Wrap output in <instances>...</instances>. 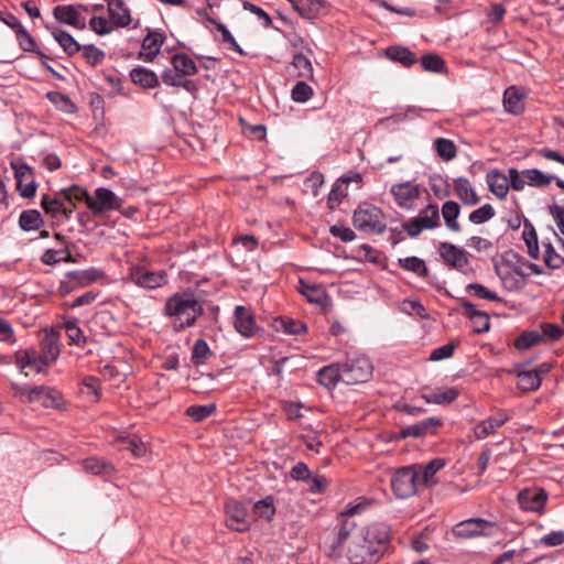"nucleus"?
Here are the masks:
<instances>
[{
	"label": "nucleus",
	"instance_id": "nucleus-1",
	"mask_svg": "<svg viewBox=\"0 0 564 564\" xmlns=\"http://www.w3.org/2000/svg\"><path fill=\"white\" fill-rule=\"evenodd\" d=\"M390 542V528L372 523L352 533L347 547L350 564H375L383 556Z\"/></svg>",
	"mask_w": 564,
	"mask_h": 564
},
{
	"label": "nucleus",
	"instance_id": "nucleus-2",
	"mask_svg": "<svg viewBox=\"0 0 564 564\" xmlns=\"http://www.w3.org/2000/svg\"><path fill=\"white\" fill-rule=\"evenodd\" d=\"M203 313V305L191 289L174 293L164 305V315L174 317L182 329L194 326Z\"/></svg>",
	"mask_w": 564,
	"mask_h": 564
},
{
	"label": "nucleus",
	"instance_id": "nucleus-3",
	"mask_svg": "<svg viewBox=\"0 0 564 564\" xmlns=\"http://www.w3.org/2000/svg\"><path fill=\"white\" fill-rule=\"evenodd\" d=\"M340 365L341 381L346 384L364 383L372 377L373 366L365 355L350 354Z\"/></svg>",
	"mask_w": 564,
	"mask_h": 564
},
{
	"label": "nucleus",
	"instance_id": "nucleus-4",
	"mask_svg": "<svg viewBox=\"0 0 564 564\" xmlns=\"http://www.w3.org/2000/svg\"><path fill=\"white\" fill-rule=\"evenodd\" d=\"M352 224L365 234H381L386 229L382 210L369 203H361L354 212Z\"/></svg>",
	"mask_w": 564,
	"mask_h": 564
},
{
	"label": "nucleus",
	"instance_id": "nucleus-5",
	"mask_svg": "<svg viewBox=\"0 0 564 564\" xmlns=\"http://www.w3.org/2000/svg\"><path fill=\"white\" fill-rule=\"evenodd\" d=\"M421 487L415 466L401 467L391 477V488L398 498H410L417 494Z\"/></svg>",
	"mask_w": 564,
	"mask_h": 564
},
{
	"label": "nucleus",
	"instance_id": "nucleus-6",
	"mask_svg": "<svg viewBox=\"0 0 564 564\" xmlns=\"http://www.w3.org/2000/svg\"><path fill=\"white\" fill-rule=\"evenodd\" d=\"M126 280L139 288L155 290L167 284L169 276L165 270L151 271L144 265L137 264L130 267Z\"/></svg>",
	"mask_w": 564,
	"mask_h": 564
},
{
	"label": "nucleus",
	"instance_id": "nucleus-7",
	"mask_svg": "<svg viewBox=\"0 0 564 564\" xmlns=\"http://www.w3.org/2000/svg\"><path fill=\"white\" fill-rule=\"evenodd\" d=\"M357 524L351 519H344L340 521V525L337 532L325 538L323 542V550L327 557L332 560H338L343 555L344 544L351 536Z\"/></svg>",
	"mask_w": 564,
	"mask_h": 564
},
{
	"label": "nucleus",
	"instance_id": "nucleus-8",
	"mask_svg": "<svg viewBox=\"0 0 564 564\" xmlns=\"http://www.w3.org/2000/svg\"><path fill=\"white\" fill-rule=\"evenodd\" d=\"M496 523L482 518H470L454 525L452 532L456 538L473 539L476 536H491Z\"/></svg>",
	"mask_w": 564,
	"mask_h": 564
},
{
	"label": "nucleus",
	"instance_id": "nucleus-9",
	"mask_svg": "<svg viewBox=\"0 0 564 564\" xmlns=\"http://www.w3.org/2000/svg\"><path fill=\"white\" fill-rule=\"evenodd\" d=\"M104 276L105 272L96 268L69 271L65 274V280L61 281L59 292L61 294L66 295L73 292L76 288L88 286L89 284L101 280Z\"/></svg>",
	"mask_w": 564,
	"mask_h": 564
},
{
	"label": "nucleus",
	"instance_id": "nucleus-10",
	"mask_svg": "<svg viewBox=\"0 0 564 564\" xmlns=\"http://www.w3.org/2000/svg\"><path fill=\"white\" fill-rule=\"evenodd\" d=\"M226 525L237 532H246L251 527L248 507L245 502L229 500L225 503Z\"/></svg>",
	"mask_w": 564,
	"mask_h": 564
},
{
	"label": "nucleus",
	"instance_id": "nucleus-11",
	"mask_svg": "<svg viewBox=\"0 0 564 564\" xmlns=\"http://www.w3.org/2000/svg\"><path fill=\"white\" fill-rule=\"evenodd\" d=\"M122 199L117 196L111 189L106 187H98L95 189L94 195H90L88 208L95 216L104 215L111 210H117L121 207Z\"/></svg>",
	"mask_w": 564,
	"mask_h": 564
},
{
	"label": "nucleus",
	"instance_id": "nucleus-12",
	"mask_svg": "<svg viewBox=\"0 0 564 564\" xmlns=\"http://www.w3.org/2000/svg\"><path fill=\"white\" fill-rule=\"evenodd\" d=\"M17 180V189L21 197L32 198L35 196L37 184L34 180L32 169L22 160H14L10 163Z\"/></svg>",
	"mask_w": 564,
	"mask_h": 564
},
{
	"label": "nucleus",
	"instance_id": "nucleus-13",
	"mask_svg": "<svg viewBox=\"0 0 564 564\" xmlns=\"http://www.w3.org/2000/svg\"><path fill=\"white\" fill-rule=\"evenodd\" d=\"M84 11H87V8L83 4H58L53 9V17L59 23L84 30L86 28Z\"/></svg>",
	"mask_w": 564,
	"mask_h": 564
},
{
	"label": "nucleus",
	"instance_id": "nucleus-14",
	"mask_svg": "<svg viewBox=\"0 0 564 564\" xmlns=\"http://www.w3.org/2000/svg\"><path fill=\"white\" fill-rule=\"evenodd\" d=\"M390 194L400 208L411 209L421 195V186L410 181L393 184Z\"/></svg>",
	"mask_w": 564,
	"mask_h": 564
},
{
	"label": "nucleus",
	"instance_id": "nucleus-15",
	"mask_svg": "<svg viewBox=\"0 0 564 564\" xmlns=\"http://www.w3.org/2000/svg\"><path fill=\"white\" fill-rule=\"evenodd\" d=\"M547 501V494L542 488H525L518 494V502L522 510L542 513Z\"/></svg>",
	"mask_w": 564,
	"mask_h": 564
},
{
	"label": "nucleus",
	"instance_id": "nucleus-16",
	"mask_svg": "<svg viewBox=\"0 0 564 564\" xmlns=\"http://www.w3.org/2000/svg\"><path fill=\"white\" fill-rule=\"evenodd\" d=\"M438 253L446 265L463 271L468 265L467 252L451 242H441Z\"/></svg>",
	"mask_w": 564,
	"mask_h": 564
},
{
	"label": "nucleus",
	"instance_id": "nucleus-17",
	"mask_svg": "<svg viewBox=\"0 0 564 564\" xmlns=\"http://www.w3.org/2000/svg\"><path fill=\"white\" fill-rule=\"evenodd\" d=\"M510 416L503 410H499L496 415L478 422L474 427V435L477 440H485L494 434L499 427L503 426Z\"/></svg>",
	"mask_w": 564,
	"mask_h": 564
},
{
	"label": "nucleus",
	"instance_id": "nucleus-18",
	"mask_svg": "<svg viewBox=\"0 0 564 564\" xmlns=\"http://www.w3.org/2000/svg\"><path fill=\"white\" fill-rule=\"evenodd\" d=\"M443 424L442 419L431 416L415 424L408 425L401 430L403 437H425L436 433L437 429Z\"/></svg>",
	"mask_w": 564,
	"mask_h": 564
},
{
	"label": "nucleus",
	"instance_id": "nucleus-19",
	"mask_svg": "<svg viewBox=\"0 0 564 564\" xmlns=\"http://www.w3.org/2000/svg\"><path fill=\"white\" fill-rule=\"evenodd\" d=\"M235 329L246 338L253 337L257 332V324L251 312L242 306H236L234 311Z\"/></svg>",
	"mask_w": 564,
	"mask_h": 564
},
{
	"label": "nucleus",
	"instance_id": "nucleus-20",
	"mask_svg": "<svg viewBox=\"0 0 564 564\" xmlns=\"http://www.w3.org/2000/svg\"><path fill=\"white\" fill-rule=\"evenodd\" d=\"M32 403H40L44 408L59 409L63 405L62 393L51 387L34 386Z\"/></svg>",
	"mask_w": 564,
	"mask_h": 564
},
{
	"label": "nucleus",
	"instance_id": "nucleus-21",
	"mask_svg": "<svg viewBox=\"0 0 564 564\" xmlns=\"http://www.w3.org/2000/svg\"><path fill=\"white\" fill-rule=\"evenodd\" d=\"M45 29L51 33L54 40L59 44V46L68 56H73L80 52L82 44H79L68 32L59 29L54 24H46Z\"/></svg>",
	"mask_w": 564,
	"mask_h": 564
},
{
	"label": "nucleus",
	"instance_id": "nucleus-22",
	"mask_svg": "<svg viewBox=\"0 0 564 564\" xmlns=\"http://www.w3.org/2000/svg\"><path fill=\"white\" fill-rule=\"evenodd\" d=\"M460 304L465 315L470 319L475 333L480 334L489 330L490 322L487 313L478 311L473 303L466 300H462Z\"/></svg>",
	"mask_w": 564,
	"mask_h": 564
},
{
	"label": "nucleus",
	"instance_id": "nucleus-23",
	"mask_svg": "<svg viewBox=\"0 0 564 564\" xmlns=\"http://www.w3.org/2000/svg\"><path fill=\"white\" fill-rule=\"evenodd\" d=\"M453 187L458 199L468 206H475L480 202V197L471 186L468 178L459 176L453 180Z\"/></svg>",
	"mask_w": 564,
	"mask_h": 564
},
{
	"label": "nucleus",
	"instance_id": "nucleus-24",
	"mask_svg": "<svg viewBox=\"0 0 564 564\" xmlns=\"http://www.w3.org/2000/svg\"><path fill=\"white\" fill-rule=\"evenodd\" d=\"M421 398L429 404L446 405L453 403L459 395V390L455 387L446 389H436L426 392L427 388H423Z\"/></svg>",
	"mask_w": 564,
	"mask_h": 564
},
{
	"label": "nucleus",
	"instance_id": "nucleus-25",
	"mask_svg": "<svg viewBox=\"0 0 564 564\" xmlns=\"http://www.w3.org/2000/svg\"><path fill=\"white\" fill-rule=\"evenodd\" d=\"M163 42V33L159 31L149 32L142 41V52H140V57L144 62H153V59L160 53Z\"/></svg>",
	"mask_w": 564,
	"mask_h": 564
},
{
	"label": "nucleus",
	"instance_id": "nucleus-26",
	"mask_svg": "<svg viewBox=\"0 0 564 564\" xmlns=\"http://www.w3.org/2000/svg\"><path fill=\"white\" fill-rule=\"evenodd\" d=\"M82 467L86 473L96 476H111L116 473L113 465L96 456H91L82 460Z\"/></svg>",
	"mask_w": 564,
	"mask_h": 564
},
{
	"label": "nucleus",
	"instance_id": "nucleus-27",
	"mask_svg": "<svg viewBox=\"0 0 564 564\" xmlns=\"http://www.w3.org/2000/svg\"><path fill=\"white\" fill-rule=\"evenodd\" d=\"M523 93L516 86H510L503 94V107L512 115H520L524 110Z\"/></svg>",
	"mask_w": 564,
	"mask_h": 564
},
{
	"label": "nucleus",
	"instance_id": "nucleus-28",
	"mask_svg": "<svg viewBox=\"0 0 564 564\" xmlns=\"http://www.w3.org/2000/svg\"><path fill=\"white\" fill-rule=\"evenodd\" d=\"M489 191L498 198H506L509 189L508 177L498 170H491L486 175Z\"/></svg>",
	"mask_w": 564,
	"mask_h": 564
},
{
	"label": "nucleus",
	"instance_id": "nucleus-29",
	"mask_svg": "<svg viewBox=\"0 0 564 564\" xmlns=\"http://www.w3.org/2000/svg\"><path fill=\"white\" fill-rule=\"evenodd\" d=\"M419 475V480L422 487H429L433 484V478L437 471L444 466L445 462L443 458H434L426 465H414Z\"/></svg>",
	"mask_w": 564,
	"mask_h": 564
},
{
	"label": "nucleus",
	"instance_id": "nucleus-30",
	"mask_svg": "<svg viewBox=\"0 0 564 564\" xmlns=\"http://www.w3.org/2000/svg\"><path fill=\"white\" fill-rule=\"evenodd\" d=\"M497 274L501 280L506 290L513 292L524 288L525 281L519 276L516 269H511V265L505 264L500 269H497Z\"/></svg>",
	"mask_w": 564,
	"mask_h": 564
},
{
	"label": "nucleus",
	"instance_id": "nucleus-31",
	"mask_svg": "<svg viewBox=\"0 0 564 564\" xmlns=\"http://www.w3.org/2000/svg\"><path fill=\"white\" fill-rule=\"evenodd\" d=\"M130 78L134 84L147 89L155 88L160 84L158 75L153 70L143 66L132 68L130 72Z\"/></svg>",
	"mask_w": 564,
	"mask_h": 564
},
{
	"label": "nucleus",
	"instance_id": "nucleus-32",
	"mask_svg": "<svg viewBox=\"0 0 564 564\" xmlns=\"http://www.w3.org/2000/svg\"><path fill=\"white\" fill-rule=\"evenodd\" d=\"M108 11L111 21L119 28H126L131 22L129 9L122 0H110L108 2Z\"/></svg>",
	"mask_w": 564,
	"mask_h": 564
},
{
	"label": "nucleus",
	"instance_id": "nucleus-33",
	"mask_svg": "<svg viewBox=\"0 0 564 564\" xmlns=\"http://www.w3.org/2000/svg\"><path fill=\"white\" fill-rule=\"evenodd\" d=\"M341 365L339 362L325 366L317 372V382L327 389H332L341 381Z\"/></svg>",
	"mask_w": 564,
	"mask_h": 564
},
{
	"label": "nucleus",
	"instance_id": "nucleus-34",
	"mask_svg": "<svg viewBox=\"0 0 564 564\" xmlns=\"http://www.w3.org/2000/svg\"><path fill=\"white\" fill-rule=\"evenodd\" d=\"M293 9L303 18L312 20L316 18L322 8L323 0H288Z\"/></svg>",
	"mask_w": 564,
	"mask_h": 564
},
{
	"label": "nucleus",
	"instance_id": "nucleus-35",
	"mask_svg": "<svg viewBox=\"0 0 564 564\" xmlns=\"http://www.w3.org/2000/svg\"><path fill=\"white\" fill-rule=\"evenodd\" d=\"M386 55L390 61L400 63L404 67H410L416 63L415 54L404 46H390L387 48Z\"/></svg>",
	"mask_w": 564,
	"mask_h": 564
},
{
	"label": "nucleus",
	"instance_id": "nucleus-36",
	"mask_svg": "<svg viewBox=\"0 0 564 564\" xmlns=\"http://www.w3.org/2000/svg\"><path fill=\"white\" fill-rule=\"evenodd\" d=\"M173 68L182 76H193L197 74L198 67L195 62L186 54L177 53L171 57Z\"/></svg>",
	"mask_w": 564,
	"mask_h": 564
},
{
	"label": "nucleus",
	"instance_id": "nucleus-37",
	"mask_svg": "<svg viewBox=\"0 0 564 564\" xmlns=\"http://www.w3.org/2000/svg\"><path fill=\"white\" fill-rule=\"evenodd\" d=\"M43 224L44 220L37 209H26L20 214L19 226L24 231L37 230Z\"/></svg>",
	"mask_w": 564,
	"mask_h": 564
},
{
	"label": "nucleus",
	"instance_id": "nucleus-38",
	"mask_svg": "<svg viewBox=\"0 0 564 564\" xmlns=\"http://www.w3.org/2000/svg\"><path fill=\"white\" fill-rule=\"evenodd\" d=\"M460 207L454 200H447L442 206V216L444 218L446 227L455 232L460 231V226L457 223V217L459 216Z\"/></svg>",
	"mask_w": 564,
	"mask_h": 564
},
{
	"label": "nucleus",
	"instance_id": "nucleus-39",
	"mask_svg": "<svg viewBox=\"0 0 564 564\" xmlns=\"http://www.w3.org/2000/svg\"><path fill=\"white\" fill-rule=\"evenodd\" d=\"M19 46L22 51L28 53H35L40 58L51 59L46 54L37 48L35 39L28 32L25 28L21 29L17 34Z\"/></svg>",
	"mask_w": 564,
	"mask_h": 564
},
{
	"label": "nucleus",
	"instance_id": "nucleus-40",
	"mask_svg": "<svg viewBox=\"0 0 564 564\" xmlns=\"http://www.w3.org/2000/svg\"><path fill=\"white\" fill-rule=\"evenodd\" d=\"M522 237L528 248V254L532 259H538L540 254L538 235L529 220L524 221Z\"/></svg>",
	"mask_w": 564,
	"mask_h": 564
},
{
	"label": "nucleus",
	"instance_id": "nucleus-41",
	"mask_svg": "<svg viewBox=\"0 0 564 564\" xmlns=\"http://www.w3.org/2000/svg\"><path fill=\"white\" fill-rule=\"evenodd\" d=\"M398 264L409 271L415 273L420 278H425L429 274V268L425 261L419 257L400 258Z\"/></svg>",
	"mask_w": 564,
	"mask_h": 564
},
{
	"label": "nucleus",
	"instance_id": "nucleus-42",
	"mask_svg": "<svg viewBox=\"0 0 564 564\" xmlns=\"http://www.w3.org/2000/svg\"><path fill=\"white\" fill-rule=\"evenodd\" d=\"M253 513L261 519L270 522L275 516V506L273 496H267L265 498L258 500L253 505Z\"/></svg>",
	"mask_w": 564,
	"mask_h": 564
},
{
	"label": "nucleus",
	"instance_id": "nucleus-43",
	"mask_svg": "<svg viewBox=\"0 0 564 564\" xmlns=\"http://www.w3.org/2000/svg\"><path fill=\"white\" fill-rule=\"evenodd\" d=\"M425 229H435L440 226V210L435 204H430L416 216Z\"/></svg>",
	"mask_w": 564,
	"mask_h": 564
},
{
	"label": "nucleus",
	"instance_id": "nucleus-44",
	"mask_svg": "<svg viewBox=\"0 0 564 564\" xmlns=\"http://www.w3.org/2000/svg\"><path fill=\"white\" fill-rule=\"evenodd\" d=\"M41 207L52 218L61 220L62 212L65 210V203L58 197L52 198L50 195L45 194L41 198Z\"/></svg>",
	"mask_w": 564,
	"mask_h": 564
},
{
	"label": "nucleus",
	"instance_id": "nucleus-45",
	"mask_svg": "<svg viewBox=\"0 0 564 564\" xmlns=\"http://www.w3.org/2000/svg\"><path fill=\"white\" fill-rule=\"evenodd\" d=\"M41 355L46 357L48 361H56L59 356L58 338L54 333L46 334L41 343Z\"/></svg>",
	"mask_w": 564,
	"mask_h": 564
},
{
	"label": "nucleus",
	"instance_id": "nucleus-46",
	"mask_svg": "<svg viewBox=\"0 0 564 564\" xmlns=\"http://www.w3.org/2000/svg\"><path fill=\"white\" fill-rule=\"evenodd\" d=\"M541 386V378L538 371L525 370L518 373V387L522 391H534Z\"/></svg>",
	"mask_w": 564,
	"mask_h": 564
},
{
	"label": "nucleus",
	"instance_id": "nucleus-47",
	"mask_svg": "<svg viewBox=\"0 0 564 564\" xmlns=\"http://www.w3.org/2000/svg\"><path fill=\"white\" fill-rule=\"evenodd\" d=\"M301 293L306 297L310 303L317 305H325L327 294L325 290L319 285L305 284L301 281Z\"/></svg>",
	"mask_w": 564,
	"mask_h": 564
},
{
	"label": "nucleus",
	"instance_id": "nucleus-48",
	"mask_svg": "<svg viewBox=\"0 0 564 564\" xmlns=\"http://www.w3.org/2000/svg\"><path fill=\"white\" fill-rule=\"evenodd\" d=\"M421 66L424 70L436 74H444L447 70L445 61L441 55L434 53L423 55L421 57Z\"/></svg>",
	"mask_w": 564,
	"mask_h": 564
},
{
	"label": "nucleus",
	"instance_id": "nucleus-49",
	"mask_svg": "<svg viewBox=\"0 0 564 564\" xmlns=\"http://www.w3.org/2000/svg\"><path fill=\"white\" fill-rule=\"evenodd\" d=\"M58 194L64 197V200L72 204L73 207L75 206V202H85L88 206V202L90 199V194L87 189L78 185H72L70 187L63 188Z\"/></svg>",
	"mask_w": 564,
	"mask_h": 564
},
{
	"label": "nucleus",
	"instance_id": "nucleus-50",
	"mask_svg": "<svg viewBox=\"0 0 564 564\" xmlns=\"http://www.w3.org/2000/svg\"><path fill=\"white\" fill-rule=\"evenodd\" d=\"M523 176L527 182L531 186L543 187L547 186L553 180L556 178L555 175L544 174L538 169H528L522 171Z\"/></svg>",
	"mask_w": 564,
	"mask_h": 564
},
{
	"label": "nucleus",
	"instance_id": "nucleus-51",
	"mask_svg": "<svg viewBox=\"0 0 564 564\" xmlns=\"http://www.w3.org/2000/svg\"><path fill=\"white\" fill-rule=\"evenodd\" d=\"M434 149H435L437 155L445 161H451V160L455 159L457 155V148H456L455 143L449 139H445V138L435 139Z\"/></svg>",
	"mask_w": 564,
	"mask_h": 564
},
{
	"label": "nucleus",
	"instance_id": "nucleus-52",
	"mask_svg": "<svg viewBox=\"0 0 564 564\" xmlns=\"http://www.w3.org/2000/svg\"><path fill=\"white\" fill-rule=\"evenodd\" d=\"M42 262L47 265H54L61 261L73 263L75 262L74 257L70 254V252L67 249H47L42 258Z\"/></svg>",
	"mask_w": 564,
	"mask_h": 564
},
{
	"label": "nucleus",
	"instance_id": "nucleus-53",
	"mask_svg": "<svg viewBox=\"0 0 564 564\" xmlns=\"http://www.w3.org/2000/svg\"><path fill=\"white\" fill-rule=\"evenodd\" d=\"M372 502L373 500L371 499L358 497L355 501L348 503L346 509L340 512V521L344 519H351V517L360 514L367 510L372 505Z\"/></svg>",
	"mask_w": 564,
	"mask_h": 564
},
{
	"label": "nucleus",
	"instance_id": "nucleus-54",
	"mask_svg": "<svg viewBox=\"0 0 564 564\" xmlns=\"http://www.w3.org/2000/svg\"><path fill=\"white\" fill-rule=\"evenodd\" d=\"M212 356V350L204 339H197L192 348L191 360L195 366L205 365L208 358Z\"/></svg>",
	"mask_w": 564,
	"mask_h": 564
},
{
	"label": "nucleus",
	"instance_id": "nucleus-55",
	"mask_svg": "<svg viewBox=\"0 0 564 564\" xmlns=\"http://www.w3.org/2000/svg\"><path fill=\"white\" fill-rule=\"evenodd\" d=\"M542 341V335L538 330L523 332L516 340L514 347L520 350H527Z\"/></svg>",
	"mask_w": 564,
	"mask_h": 564
},
{
	"label": "nucleus",
	"instance_id": "nucleus-56",
	"mask_svg": "<svg viewBox=\"0 0 564 564\" xmlns=\"http://www.w3.org/2000/svg\"><path fill=\"white\" fill-rule=\"evenodd\" d=\"M207 22L214 24L216 26L217 31L220 32L223 43L229 44L230 48L232 51L239 53L240 55H245L242 48L237 43V41L235 40V37L232 36V34L230 33V31L227 29V26L225 24L216 21L214 18H207Z\"/></svg>",
	"mask_w": 564,
	"mask_h": 564
},
{
	"label": "nucleus",
	"instance_id": "nucleus-57",
	"mask_svg": "<svg viewBox=\"0 0 564 564\" xmlns=\"http://www.w3.org/2000/svg\"><path fill=\"white\" fill-rule=\"evenodd\" d=\"M120 449L131 452L135 457H141L145 454V444L137 436L119 438Z\"/></svg>",
	"mask_w": 564,
	"mask_h": 564
},
{
	"label": "nucleus",
	"instance_id": "nucleus-58",
	"mask_svg": "<svg viewBox=\"0 0 564 564\" xmlns=\"http://www.w3.org/2000/svg\"><path fill=\"white\" fill-rule=\"evenodd\" d=\"M216 405L214 403L204 405H191L186 409V414L196 422H200L216 412Z\"/></svg>",
	"mask_w": 564,
	"mask_h": 564
},
{
	"label": "nucleus",
	"instance_id": "nucleus-59",
	"mask_svg": "<svg viewBox=\"0 0 564 564\" xmlns=\"http://www.w3.org/2000/svg\"><path fill=\"white\" fill-rule=\"evenodd\" d=\"M80 52L86 62L91 66H97L102 63L105 58V52L95 46L94 44L82 45Z\"/></svg>",
	"mask_w": 564,
	"mask_h": 564
},
{
	"label": "nucleus",
	"instance_id": "nucleus-60",
	"mask_svg": "<svg viewBox=\"0 0 564 564\" xmlns=\"http://www.w3.org/2000/svg\"><path fill=\"white\" fill-rule=\"evenodd\" d=\"M495 216V209L490 204H484L481 207L473 210L469 216L468 220L471 224L480 225L488 220H490Z\"/></svg>",
	"mask_w": 564,
	"mask_h": 564
},
{
	"label": "nucleus",
	"instance_id": "nucleus-61",
	"mask_svg": "<svg viewBox=\"0 0 564 564\" xmlns=\"http://www.w3.org/2000/svg\"><path fill=\"white\" fill-rule=\"evenodd\" d=\"M292 66L297 70V75L311 78L313 76V66L308 57L304 54H295L292 61Z\"/></svg>",
	"mask_w": 564,
	"mask_h": 564
},
{
	"label": "nucleus",
	"instance_id": "nucleus-62",
	"mask_svg": "<svg viewBox=\"0 0 564 564\" xmlns=\"http://www.w3.org/2000/svg\"><path fill=\"white\" fill-rule=\"evenodd\" d=\"M65 330L68 339L70 343L82 346L86 343V338L83 334L82 328L78 325V322L76 319L74 321H67L65 323Z\"/></svg>",
	"mask_w": 564,
	"mask_h": 564
},
{
	"label": "nucleus",
	"instance_id": "nucleus-63",
	"mask_svg": "<svg viewBox=\"0 0 564 564\" xmlns=\"http://www.w3.org/2000/svg\"><path fill=\"white\" fill-rule=\"evenodd\" d=\"M313 96L312 87L305 82H297L291 91V97L295 102L304 104Z\"/></svg>",
	"mask_w": 564,
	"mask_h": 564
},
{
	"label": "nucleus",
	"instance_id": "nucleus-64",
	"mask_svg": "<svg viewBox=\"0 0 564 564\" xmlns=\"http://www.w3.org/2000/svg\"><path fill=\"white\" fill-rule=\"evenodd\" d=\"M467 291L473 292V294L478 299L489 300L492 302H501V297L488 290L486 286L479 283H469L467 285Z\"/></svg>",
	"mask_w": 564,
	"mask_h": 564
}]
</instances>
